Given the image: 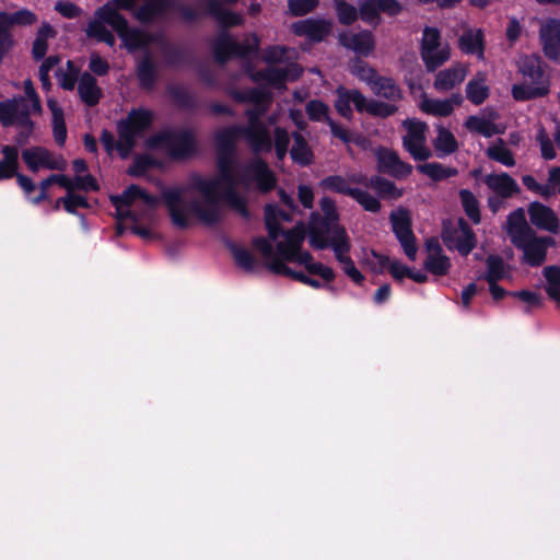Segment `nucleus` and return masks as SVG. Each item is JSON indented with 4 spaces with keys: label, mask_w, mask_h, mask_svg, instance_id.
<instances>
[{
    "label": "nucleus",
    "mask_w": 560,
    "mask_h": 560,
    "mask_svg": "<svg viewBox=\"0 0 560 560\" xmlns=\"http://www.w3.org/2000/svg\"><path fill=\"white\" fill-rule=\"evenodd\" d=\"M508 235L512 244L518 249H522L526 244L532 242V240L537 237L534 230L529 225H526L522 229L508 231Z\"/></svg>",
    "instance_id": "61"
},
{
    "label": "nucleus",
    "mask_w": 560,
    "mask_h": 560,
    "mask_svg": "<svg viewBox=\"0 0 560 560\" xmlns=\"http://www.w3.org/2000/svg\"><path fill=\"white\" fill-rule=\"evenodd\" d=\"M319 4V0H288L289 12L293 16H303L313 12Z\"/></svg>",
    "instance_id": "63"
},
{
    "label": "nucleus",
    "mask_w": 560,
    "mask_h": 560,
    "mask_svg": "<svg viewBox=\"0 0 560 560\" xmlns=\"http://www.w3.org/2000/svg\"><path fill=\"white\" fill-rule=\"evenodd\" d=\"M351 198L368 212L377 213L381 210V201L365 190L354 188Z\"/></svg>",
    "instance_id": "57"
},
{
    "label": "nucleus",
    "mask_w": 560,
    "mask_h": 560,
    "mask_svg": "<svg viewBox=\"0 0 560 560\" xmlns=\"http://www.w3.org/2000/svg\"><path fill=\"white\" fill-rule=\"evenodd\" d=\"M338 22L342 25H352L358 19V9L346 0H334Z\"/></svg>",
    "instance_id": "50"
},
{
    "label": "nucleus",
    "mask_w": 560,
    "mask_h": 560,
    "mask_svg": "<svg viewBox=\"0 0 560 560\" xmlns=\"http://www.w3.org/2000/svg\"><path fill=\"white\" fill-rule=\"evenodd\" d=\"M235 153L217 152L218 176L205 178L199 174L191 176V186L198 192H203L211 197L213 189H222V199L242 218L248 220L250 211L247 200L238 194L236 185L248 187L255 183L256 189L260 194H268L277 186V176L269 167L268 163L260 156L250 159L243 167L242 173L236 178L232 172Z\"/></svg>",
    "instance_id": "1"
},
{
    "label": "nucleus",
    "mask_w": 560,
    "mask_h": 560,
    "mask_svg": "<svg viewBox=\"0 0 560 560\" xmlns=\"http://www.w3.org/2000/svg\"><path fill=\"white\" fill-rule=\"evenodd\" d=\"M419 173L427 175L434 182H441L457 175L458 171L455 167H445L439 162H431L417 165Z\"/></svg>",
    "instance_id": "40"
},
{
    "label": "nucleus",
    "mask_w": 560,
    "mask_h": 560,
    "mask_svg": "<svg viewBox=\"0 0 560 560\" xmlns=\"http://www.w3.org/2000/svg\"><path fill=\"white\" fill-rule=\"evenodd\" d=\"M154 121L151 109L131 108L126 118L117 121V151L121 158H127L136 145L137 138L142 136Z\"/></svg>",
    "instance_id": "5"
},
{
    "label": "nucleus",
    "mask_w": 560,
    "mask_h": 560,
    "mask_svg": "<svg viewBox=\"0 0 560 560\" xmlns=\"http://www.w3.org/2000/svg\"><path fill=\"white\" fill-rule=\"evenodd\" d=\"M290 144V137L285 129L281 127H277L275 129V142H272V147L275 145L277 160L282 161L287 153Z\"/></svg>",
    "instance_id": "64"
},
{
    "label": "nucleus",
    "mask_w": 560,
    "mask_h": 560,
    "mask_svg": "<svg viewBox=\"0 0 560 560\" xmlns=\"http://www.w3.org/2000/svg\"><path fill=\"white\" fill-rule=\"evenodd\" d=\"M459 49L467 55H476L479 59H483L485 55V36L483 32L478 28L464 31L458 38Z\"/></svg>",
    "instance_id": "27"
},
{
    "label": "nucleus",
    "mask_w": 560,
    "mask_h": 560,
    "mask_svg": "<svg viewBox=\"0 0 560 560\" xmlns=\"http://www.w3.org/2000/svg\"><path fill=\"white\" fill-rule=\"evenodd\" d=\"M2 159L0 160V182L13 178L20 168L19 149L15 145H3L1 148Z\"/></svg>",
    "instance_id": "31"
},
{
    "label": "nucleus",
    "mask_w": 560,
    "mask_h": 560,
    "mask_svg": "<svg viewBox=\"0 0 560 560\" xmlns=\"http://www.w3.org/2000/svg\"><path fill=\"white\" fill-rule=\"evenodd\" d=\"M458 196L465 214L474 224H479L481 221V212L477 197L466 188L460 189Z\"/></svg>",
    "instance_id": "41"
},
{
    "label": "nucleus",
    "mask_w": 560,
    "mask_h": 560,
    "mask_svg": "<svg viewBox=\"0 0 560 560\" xmlns=\"http://www.w3.org/2000/svg\"><path fill=\"white\" fill-rule=\"evenodd\" d=\"M420 109L435 117H447L453 113L452 105L448 101L438 98H423L420 104Z\"/></svg>",
    "instance_id": "47"
},
{
    "label": "nucleus",
    "mask_w": 560,
    "mask_h": 560,
    "mask_svg": "<svg viewBox=\"0 0 560 560\" xmlns=\"http://www.w3.org/2000/svg\"><path fill=\"white\" fill-rule=\"evenodd\" d=\"M487 275L485 279L487 282H499L505 277V265L501 256L489 255L486 260Z\"/></svg>",
    "instance_id": "52"
},
{
    "label": "nucleus",
    "mask_w": 560,
    "mask_h": 560,
    "mask_svg": "<svg viewBox=\"0 0 560 560\" xmlns=\"http://www.w3.org/2000/svg\"><path fill=\"white\" fill-rule=\"evenodd\" d=\"M438 136L433 140V147L439 158L451 155L458 150V142L455 136L445 127L438 126Z\"/></svg>",
    "instance_id": "36"
},
{
    "label": "nucleus",
    "mask_w": 560,
    "mask_h": 560,
    "mask_svg": "<svg viewBox=\"0 0 560 560\" xmlns=\"http://www.w3.org/2000/svg\"><path fill=\"white\" fill-rule=\"evenodd\" d=\"M118 10V8L107 2L97 8L94 15L109 25L117 33L118 37H121L130 26L128 20Z\"/></svg>",
    "instance_id": "23"
},
{
    "label": "nucleus",
    "mask_w": 560,
    "mask_h": 560,
    "mask_svg": "<svg viewBox=\"0 0 560 560\" xmlns=\"http://www.w3.org/2000/svg\"><path fill=\"white\" fill-rule=\"evenodd\" d=\"M165 62L170 67L191 66L195 63L194 54L185 48L165 43L162 46Z\"/></svg>",
    "instance_id": "34"
},
{
    "label": "nucleus",
    "mask_w": 560,
    "mask_h": 560,
    "mask_svg": "<svg viewBox=\"0 0 560 560\" xmlns=\"http://www.w3.org/2000/svg\"><path fill=\"white\" fill-rule=\"evenodd\" d=\"M78 93L81 101L89 107L96 106L103 95L101 88L97 85L96 79L90 72L81 74L78 84Z\"/></svg>",
    "instance_id": "25"
},
{
    "label": "nucleus",
    "mask_w": 560,
    "mask_h": 560,
    "mask_svg": "<svg viewBox=\"0 0 560 560\" xmlns=\"http://www.w3.org/2000/svg\"><path fill=\"white\" fill-rule=\"evenodd\" d=\"M339 42L342 46L362 56H369L375 47L374 36L369 30H363L350 36L341 34Z\"/></svg>",
    "instance_id": "22"
},
{
    "label": "nucleus",
    "mask_w": 560,
    "mask_h": 560,
    "mask_svg": "<svg viewBox=\"0 0 560 560\" xmlns=\"http://www.w3.org/2000/svg\"><path fill=\"white\" fill-rule=\"evenodd\" d=\"M167 93L171 96L172 101L183 109L192 110L197 107L195 96L182 86L170 85L167 88Z\"/></svg>",
    "instance_id": "49"
},
{
    "label": "nucleus",
    "mask_w": 560,
    "mask_h": 560,
    "mask_svg": "<svg viewBox=\"0 0 560 560\" xmlns=\"http://www.w3.org/2000/svg\"><path fill=\"white\" fill-rule=\"evenodd\" d=\"M175 7L173 0H144V2L133 11V16L141 24H150Z\"/></svg>",
    "instance_id": "17"
},
{
    "label": "nucleus",
    "mask_w": 560,
    "mask_h": 560,
    "mask_svg": "<svg viewBox=\"0 0 560 560\" xmlns=\"http://www.w3.org/2000/svg\"><path fill=\"white\" fill-rule=\"evenodd\" d=\"M184 192L185 189L179 186L164 187L162 189L163 203L167 209L172 223L176 228L185 230L189 226L187 210L197 215L207 225L212 226L221 222L222 214L219 201L222 199V194L220 195L215 189H213L211 197L199 192L206 202V206H202L198 200H191L187 203L184 200Z\"/></svg>",
    "instance_id": "2"
},
{
    "label": "nucleus",
    "mask_w": 560,
    "mask_h": 560,
    "mask_svg": "<svg viewBox=\"0 0 560 560\" xmlns=\"http://www.w3.org/2000/svg\"><path fill=\"white\" fill-rule=\"evenodd\" d=\"M313 259V255L310 252L303 250V248L300 247L298 252L293 253L291 262L303 265L308 275L318 276L326 283L332 282L336 279L334 269L322 262H315Z\"/></svg>",
    "instance_id": "18"
},
{
    "label": "nucleus",
    "mask_w": 560,
    "mask_h": 560,
    "mask_svg": "<svg viewBox=\"0 0 560 560\" xmlns=\"http://www.w3.org/2000/svg\"><path fill=\"white\" fill-rule=\"evenodd\" d=\"M451 57V49L448 45L421 55V59L428 72H434L438 68L443 66Z\"/></svg>",
    "instance_id": "48"
},
{
    "label": "nucleus",
    "mask_w": 560,
    "mask_h": 560,
    "mask_svg": "<svg viewBox=\"0 0 560 560\" xmlns=\"http://www.w3.org/2000/svg\"><path fill=\"white\" fill-rule=\"evenodd\" d=\"M140 194L141 187L131 184L120 195H113L109 199L112 205L121 203L125 207H131L137 199H140Z\"/></svg>",
    "instance_id": "60"
},
{
    "label": "nucleus",
    "mask_w": 560,
    "mask_h": 560,
    "mask_svg": "<svg viewBox=\"0 0 560 560\" xmlns=\"http://www.w3.org/2000/svg\"><path fill=\"white\" fill-rule=\"evenodd\" d=\"M407 133L402 137L404 149L416 160L425 161L431 158L432 152L425 145V132L428 125L424 121L407 118L402 121Z\"/></svg>",
    "instance_id": "7"
},
{
    "label": "nucleus",
    "mask_w": 560,
    "mask_h": 560,
    "mask_svg": "<svg viewBox=\"0 0 560 560\" xmlns=\"http://www.w3.org/2000/svg\"><path fill=\"white\" fill-rule=\"evenodd\" d=\"M305 113L311 121H325L328 122L329 107L320 100H311L305 105Z\"/></svg>",
    "instance_id": "54"
},
{
    "label": "nucleus",
    "mask_w": 560,
    "mask_h": 560,
    "mask_svg": "<svg viewBox=\"0 0 560 560\" xmlns=\"http://www.w3.org/2000/svg\"><path fill=\"white\" fill-rule=\"evenodd\" d=\"M59 201H62V207L65 211H67L70 214H78V208H90V203L86 197L74 194L73 184L72 188H70V190H67V195L65 197L59 198Z\"/></svg>",
    "instance_id": "53"
},
{
    "label": "nucleus",
    "mask_w": 560,
    "mask_h": 560,
    "mask_svg": "<svg viewBox=\"0 0 560 560\" xmlns=\"http://www.w3.org/2000/svg\"><path fill=\"white\" fill-rule=\"evenodd\" d=\"M450 258L442 254L428 255L424 261V268L434 276H445L451 269Z\"/></svg>",
    "instance_id": "51"
},
{
    "label": "nucleus",
    "mask_w": 560,
    "mask_h": 560,
    "mask_svg": "<svg viewBox=\"0 0 560 560\" xmlns=\"http://www.w3.org/2000/svg\"><path fill=\"white\" fill-rule=\"evenodd\" d=\"M397 112L398 107L394 104L370 100L368 114L373 117L387 118L395 115Z\"/></svg>",
    "instance_id": "62"
},
{
    "label": "nucleus",
    "mask_w": 560,
    "mask_h": 560,
    "mask_svg": "<svg viewBox=\"0 0 560 560\" xmlns=\"http://www.w3.org/2000/svg\"><path fill=\"white\" fill-rule=\"evenodd\" d=\"M490 95V88L486 84V74L481 71L466 84V97L474 105H481Z\"/></svg>",
    "instance_id": "33"
},
{
    "label": "nucleus",
    "mask_w": 560,
    "mask_h": 560,
    "mask_svg": "<svg viewBox=\"0 0 560 560\" xmlns=\"http://www.w3.org/2000/svg\"><path fill=\"white\" fill-rule=\"evenodd\" d=\"M323 190H328L351 197L354 188L350 187L348 180L341 175H329L319 182Z\"/></svg>",
    "instance_id": "45"
},
{
    "label": "nucleus",
    "mask_w": 560,
    "mask_h": 560,
    "mask_svg": "<svg viewBox=\"0 0 560 560\" xmlns=\"http://www.w3.org/2000/svg\"><path fill=\"white\" fill-rule=\"evenodd\" d=\"M119 38L128 51L144 49L154 42V37L149 32L137 27H130Z\"/></svg>",
    "instance_id": "35"
},
{
    "label": "nucleus",
    "mask_w": 560,
    "mask_h": 560,
    "mask_svg": "<svg viewBox=\"0 0 560 560\" xmlns=\"http://www.w3.org/2000/svg\"><path fill=\"white\" fill-rule=\"evenodd\" d=\"M305 228L302 223H298L290 230L283 233L284 243L294 252H298L302 247L305 240Z\"/></svg>",
    "instance_id": "59"
},
{
    "label": "nucleus",
    "mask_w": 560,
    "mask_h": 560,
    "mask_svg": "<svg viewBox=\"0 0 560 560\" xmlns=\"http://www.w3.org/2000/svg\"><path fill=\"white\" fill-rule=\"evenodd\" d=\"M147 147L165 150L173 161H187L198 153V142L190 129H163L150 136Z\"/></svg>",
    "instance_id": "4"
},
{
    "label": "nucleus",
    "mask_w": 560,
    "mask_h": 560,
    "mask_svg": "<svg viewBox=\"0 0 560 560\" xmlns=\"http://www.w3.org/2000/svg\"><path fill=\"white\" fill-rule=\"evenodd\" d=\"M441 48V33L436 27L425 26L422 32L420 56Z\"/></svg>",
    "instance_id": "55"
},
{
    "label": "nucleus",
    "mask_w": 560,
    "mask_h": 560,
    "mask_svg": "<svg viewBox=\"0 0 560 560\" xmlns=\"http://www.w3.org/2000/svg\"><path fill=\"white\" fill-rule=\"evenodd\" d=\"M555 240L551 236H537L525 245L523 250V260L532 267H539L547 257L548 246H552Z\"/></svg>",
    "instance_id": "20"
},
{
    "label": "nucleus",
    "mask_w": 560,
    "mask_h": 560,
    "mask_svg": "<svg viewBox=\"0 0 560 560\" xmlns=\"http://www.w3.org/2000/svg\"><path fill=\"white\" fill-rule=\"evenodd\" d=\"M458 228L462 235L456 238L455 247L462 256H467L476 247L477 237L470 225L463 218L458 220Z\"/></svg>",
    "instance_id": "39"
},
{
    "label": "nucleus",
    "mask_w": 560,
    "mask_h": 560,
    "mask_svg": "<svg viewBox=\"0 0 560 560\" xmlns=\"http://www.w3.org/2000/svg\"><path fill=\"white\" fill-rule=\"evenodd\" d=\"M392 230L400 243L406 256L410 260L416 259L417 243L412 231L410 213L407 209L392 211L390 215Z\"/></svg>",
    "instance_id": "9"
},
{
    "label": "nucleus",
    "mask_w": 560,
    "mask_h": 560,
    "mask_svg": "<svg viewBox=\"0 0 560 560\" xmlns=\"http://www.w3.org/2000/svg\"><path fill=\"white\" fill-rule=\"evenodd\" d=\"M268 269L275 273L280 276L289 277L295 281H299L303 284L306 283L308 275H305L302 271H295L289 266L285 265L281 259H273V261L268 262Z\"/></svg>",
    "instance_id": "56"
},
{
    "label": "nucleus",
    "mask_w": 560,
    "mask_h": 560,
    "mask_svg": "<svg viewBox=\"0 0 560 560\" xmlns=\"http://www.w3.org/2000/svg\"><path fill=\"white\" fill-rule=\"evenodd\" d=\"M466 77V69L457 63L447 69L441 70L435 75L433 86L438 91H450L462 83Z\"/></svg>",
    "instance_id": "26"
},
{
    "label": "nucleus",
    "mask_w": 560,
    "mask_h": 560,
    "mask_svg": "<svg viewBox=\"0 0 560 560\" xmlns=\"http://www.w3.org/2000/svg\"><path fill=\"white\" fill-rule=\"evenodd\" d=\"M483 113H487L488 119L477 115H471L465 120V128L470 132L479 133L486 138H491L494 135L501 133L499 127L493 122V120L499 117L498 113L491 107L485 108Z\"/></svg>",
    "instance_id": "19"
},
{
    "label": "nucleus",
    "mask_w": 560,
    "mask_h": 560,
    "mask_svg": "<svg viewBox=\"0 0 560 560\" xmlns=\"http://www.w3.org/2000/svg\"><path fill=\"white\" fill-rule=\"evenodd\" d=\"M336 92L337 100L335 101V108L337 113L348 120L352 119L353 110L350 106L351 98L349 95V90L343 86H338Z\"/></svg>",
    "instance_id": "58"
},
{
    "label": "nucleus",
    "mask_w": 560,
    "mask_h": 560,
    "mask_svg": "<svg viewBox=\"0 0 560 560\" xmlns=\"http://www.w3.org/2000/svg\"><path fill=\"white\" fill-rule=\"evenodd\" d=\"M233 46V37L226 31L221 32L219 37L214 40L212 45L214 59L219 65L223 66L232 57H235Z\"/></svg>",
    "instance_id": "37"
},
{
    "label": "nucleus",
    "mask_w": 560,
    "mask_h": 560,
    "mask_svg": "<svg viewBox=\"0 0 560 560\" xmlns=\"http://www.w3.org/2000/svg\"><path fill=\"white\" fill-rule=\"evenodd\" d=\"M242 138L246 141L250 151L256 156L261 153H268L272 150V138L267 126L259 128L242 126Z\"/></svg>",
    "instance_id": "16"
},
{
    "label": "nucleus",
    "mask_w": 560,
    "mask_h": 560,
    "mask_svg": "<svg viewBox=\"0 0 560 560\" xmlns=\"http://www.w3.org/2000/svg\"><path fill=\"white\" fill-rule=\"evenodd\" d=\"M338 221L322 218L318 213H312L308 226V243L314 249L323 250L330 247V238L334 230L341 226Z\"/></svg>",
    "instance_id": "11"
},
{
    "label": "nucleus",
    "mask_w": 560,
    "mask_h": 560,
    "mask_svg": "<svg viewBox=\"0 0 560 560\" xmlns=\"http://www.w3.org/2000/svg\"><path fill=\"white\" fill-rule=\"evenodd\" d=\"M0 122L3 127L16 126L21 128L16 136V142L20 145L28 142L35 128V122L31 118L28 102L21 95L0 102Z\"/></svg>",
    "instance_id": "6"
},
{
    "label": "nucleus",
    "mask_w": 560,
    "mask_h": 560,
    "mask_svg": "<svg viewBox=\"0 0 560 560\" xmlns=\"http://www.w3.org/2000/svg\"><path fill=\"white\" fill-rule=\"evenodd\" d=\"M518 70L524 82L512 86V96L515 101H530L544 97L549 93V78L542 68V60L539 56L530 55L521 58Z\"/></svg>",
    "instance_id": "3"
},
{
    "label": "nucleus",
    "mask_w": 560,
    "mask_h": 560,
    "mask_svg": "<svg viewBox=\"0 0 560 560\" xmlns=\"http://www.w3.org/2000/svg\"><path fill=\"white\" fill-rule=\"evenodd\" d=\"M486 154L490 160L501 163L508 167H512L516 163L513 152L505 147L504 141L501 138L498 139L497 144L490 145L487 149Z\"/></svg>",
    "instance_id": "44"
},
{
    "label": "nucleus",
    "mask_w": 560,
    "mask_h": 560,
    "mask_svg": "<svg viewBox=\"0 0 560 560\" xmlns=\"http://www.w3.org/2000/svg\"><path fill=\"white\" fill-rule=\"evenodd\" d=\"M483 183L494 195L503 199H510L521 194V187L517 182L506 172L488 174L483 178Z\"/></svg>",
    "instance_id": "15"
},
{
    "label": "nucleus",
    "mask_w": 560,
    "mask_h": 560,
    "mask_svg": "<svg viewBox=\"0 0 560 560\" xmlns=\"http://www.w3.org/2000/svg\"><path fill=\"white\" fill-rule=\"evenodd\" d=\"M136 74L140 89L151 91L156 85L159 80V70L155 61L149 54L138 61Z\"/></svg>",
    "instance_id": "24"
},
{
    "label": "nucleus",
    "mask_w": 560,
    "mask_h": 560,
    "mask_svg": "<svg viewBox=\"0 0 560 560\" xmlns=\"http://www.w3.org/2000/svg\"><path fill=\"white\" fill-rule=\"evenodd\" d=\"M54 184L59 185L66 190H70V188H72V180L68 176L63 174H51L39 183V194L31 198V202L34 205H39L40 202L48 200L49 195L47 190Z\"/></svg>",
    "instance_id": "38"
},
{
    "label": "nucleus",
    "mask_w": 560,
    "mask_h": 560,
    "mask_svg": "<svg viewBox=\"0 0 560 560\" xmlns=\"http://www.w3.org/2000/svg\"><path fill=\"white\" fill-rule=\"evenodd\" d=\"M332 22L325 19H305L292 24V32L296 36H304L311 42L320 43L331 32Z\"/></svg>",
    "instance_id": "12"
},
{
    "label": "nucleus",
    "mask_w": 560,
    "mask_h": 560,
    "mask_svg": "<svg viewBox=\"0 0 560 560\" xmlns=\"http://www.w3.org/2000/svg\"><path fill=\"white\" fill-rule=\"evenodd\" d=\"M376 168L381 174H386L396 179L407 178L412 173V165L404 162L398 153L386 147H378L374 152Z\"/></svg>",
    "instance_id": "10"
},
{
    "label": "nucleus",
    "mask_w": 560,
    "mask_h": 560,
    "mask_svg": "<svg viewBox=\"0 0 560 560\" xmlns=\"http://www.w3.org/2000/svg\"><path fill=\"white\" fill-rule=\"evenodd\" d=\"M359 18L366 24L377 27L382 18L375 0H360L358 8Z\"/></svg>",
    "instance_id": "46"
},
{
    "label": "nucleus",
    "mask_w": 560,
    "mask_h": 560,
    "mask_svg": "<svg viewBox=\"0 0 560 560\" xmlns=\"http://www.w3.org/2000/svg\"><path fill=\"white\" fill-rule=\"evenodd\" d=\"M293 145L290 150L292 161L301 167L310 166L314 162V153L305 137L294 131L292 133Z\"/></svg>",
    "instance_id": "28"
},
{
    "label": "nucleus",
    "mask_w": 560,
    "mask_h": 560,
    "mask_svg": "<svg viewBox=\"0 0 560 560\" xmlns=\"http://www.w3.org/2000/svg\"><path fill=\"white\" fill-rule=\"evenodd\" d=\"M330 247L334 250L337 261L342 265L343 272L355 284H362L365 278L349 256L351 242L345 226H338L334 230V237L330 238Z\"/></svg>",
    "instance_id": "8"
},
{
    "label": "nucleus",
    "mask_w": 560,
    "mask_h": 560,
    "mask_svg": "<svg viewBox=\"0 0 560 560\" xmlns=\"http://www.w3.org/2000/svg\"><path fill=\"white\" fill-rule=\"evenodd\" d=\"M530 222L538 229L557 234L560 230L559 218L548 206L534 201L528 207Z\"/></svg>",
    "instance_id": "14"
},
{
    "label": "nucleus",
    "mask_w": 560,
    "mask_h": 560,
    "mask_svg": "<svg viewBox=\"0 0 560 560\" xmlns=\"http://www.w3.org/2000/svg\"><path fill=\"white\" fill-rule=\"evenodd\" d=\"M207 13L218 22L220 27L224 30L241 26L244 23L243 16L240 13L224 9L222 1H212V5L207 8Z\"/></svg>",
    "instance_id": "30"
},
{
    "label": "nucleus",
    "mask_w": 560,
    "mask_h": 560,
    "mask_svg": "<svg viewBox=\"0 0 560 560\" xmlns=\"http://www.w3.org/2000/svg\"><path fill=\"white\" fill-rule=\"evenodd\" d=\"M352 182L371 187L380 198L398 199L402 196V190L397 188L394 182L380 175L371 176L368 182L365 175H359L352 177Z\"/></svg>",
    "instance_id": "21"
},
{
    "label": "nucleus",
    "mask_w": 560,
    "mask_h": 560,
    "mask_svg": "<svg viewBox=\"0 0 560 560\" xmlns=\"http://www.w3.org/2000/svg\"><path fill=\"white\" fill-rule=\"evenodd\" d=\"M370 86L375 95L390 102H398L404 97L402 90L390 77L378 75Z\"/></svg>",
    "instance_id": "29"
},
{
    "label": "nucleus",
    "mask_w": 560,
    "mask_h": 560,
    "mask_svg": "<svg viewBox=\"0 0 560 560\" xmlns=\"http://www.w3.org/2000/svg\"><path fill=\"white\" fill-rule=\"evenodd\" d=\"M226 247L234 257L235 264L247 272L254 271L256 259L253 254L244 247L237 246L235 243L228 241Z\"/></svg>",
    "instance_id": "43"
},
{
    "label": "nucleus",
    "mask_w": 560,
    "mask_h": 560,
    "mask_svg": "<svg viewBox=\"0 0 560 560\" xmlns=\"http://www.w3.org/2000/svg\"><path fill=\"white\" fill-rule=\"evenodd\" d=\"M161 162L149 154H137L132 163L127 168V174L131 177H142L150 168L160 167Z\"/></svg>",
    "instance_id": "42"
},
{
    "label": "nucleus",
    "mask_w": 560,
    "mask_h": 560,
    "mask_svg": "<svg viewBox=\"0 0 560 560\" xmlns=\"http://www.w3.org/2000/svg\"><path fill=\"white\" fill-rule=\"evenodd\" d=\"M539 40L545 56L550 60L560 58V20L548 19L539 28Z\"/></svg>",
    "instance_id": "13"
},
{
    "label": "nucleus",
    "mask_w": 560,
    "mask_h": 560,
    "mask_svg": "<svg viewBox=\"0 0 560 560\" xmlns=\"http://www.w3.org/2000/svg\"><path fill=\"white\" fill-rule=\"evenodd\" d=\"M242 138V126L233 125L219 130L215 136L217 152L235 153L236 140Z\"/></svg>",
    "instance_id": "32"
}]
</instances>
